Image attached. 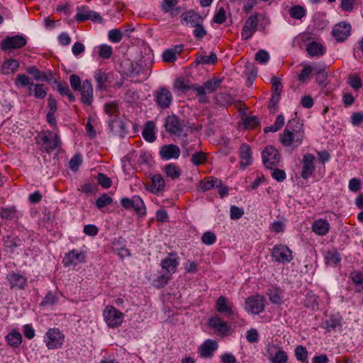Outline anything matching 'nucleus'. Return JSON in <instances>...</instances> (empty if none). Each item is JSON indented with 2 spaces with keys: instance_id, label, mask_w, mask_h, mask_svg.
<instances>
[{
  "instance_id": "2",
  "label": "nucleus",
  "mask_w": 363,
  "mask_h": 363,
  "mask_svg": "<svg viewBox=\"0 0 363 363\" xmlns=\"http://www.w3.org/2000/svg\"><path fill=\"white\" fill-rule=\"evenodd\" d=\"M60 143L58 135L57 134L52 135L51 132L40 133L36 142L37 145L40 146V150L46 153H50L55 150Z\"/></svg>"
},
{
  "instance_id": "42",
  "label": "nucleus",
  "mask_w": 363,
  "mask_h": 363,
  "mask_svg": "<svg viewBox=\"0 0 363 363\" xmlns=\"http://www.w3.org/2000/svg\"><path fill=\"white\" fill-rule=\"evenodd\" d=\"M294 354L296 359L303 363H308V350L306 347L298 345L294 350Z\"/></svg>"
},
{
  "instance_id": "6",
  "label": "nucleus",
  "mask_w": 363,
  "mask_h": 363,
  "mask_svg": "<svg viewBox=\"0 0 363 363\" xmlns=\"http://www.w3.org/2000/svg\"><path fill=\"white\" fill-rule=\"evenodd\" d=\"M103 315L106 324L110 328L120 326L124 318V314L112 306H106Z\"/></svg>"
},
{
  "instance_id": "1",
  "label": "nucleus",
  "mask_w": 363,
  "mask_h": 363,
  "mask_svg": "<svg viewBox=\"0 0 363 363\" xmlns=\"http://www.w3.org/2000/svg\"><path fill=\"white\" fill-rule=\"evenodd\" d=\"M304 138L303 124L297 118L289 120L282 134L280 142L285 147L296 148L302 144Z\"/></svg>"
},
{
  "instance_id": "23",
  "label": "nucleus",
  "mask_w": 363,
  "mask_h": 363,
  "mask_svg": "<svg viewBox=\"0 0 363 363\" xmlns=\"http://www.w3.org/2000/svg\"><path fill=\"white\" fill-rule=\"evenodd\" d=\"M7 279L11 289H23L27 286V279L19 274L12 272L8 275Z\"/></svg>"
},
{
  "instance_id": "41",
  "label": "nucleus",
  "mask_w": 363,
  "mask_h": 363,
  "mask_svg": "<svg viewBox=\"0 0 363 363\" xmlns=\"http://www.w3.org/2000/svg\"><path fill=\"white\" fill-rule=\"evenodd\" d=\"M268 296L269 301L274 304L281 305L283 303L282 293L279 288L269 289Z\"/></svg>"
},
{
  "instance_id": "58",
  "label": "nucleus",
  "mask_w": 363,
  "mask_h": 363,
  "mask_svg": "<svg viewBox=\"0 0 363 363\" xmlns=\"http://www.w3.org/2000/svg\"><path fill=\"white\" fill-rule=\"evenodd\" d=\"M69 83L74 91H79L82 86L81 79L77 74H71L69 76Z\"/></svg>"
},
{
  "instance_id": "40",
  "label": "nucleus",
  "mask_w": 363,
  "mask_h": 363,
  "mask_svg": "<svg viewBox=\"0 0 363 363\" xmlns=\"http://www.w3.org/2000/svg\"><path fill=\"white\" fill-rule=\"evenodd\" d=\"M217 55L212 52L210 55H197L195 62L197 65H213L217 62Z\"/></svg>"
},
{
  "instance_id": "53",
  "label": "nucleus",
  "mask_w": 363,
  "mask_h": 363,
  "mask_svg": "<svg viewBox=\"0 0 363 363\" xmlns=\"http://www.w3.org/2000/svg\"><path fill=\"white\" fill-rule=\"evenodd\" d=\"M113 202V199L108 196L106 194H104L96 201V206L98 208H102Z\"/></svg>"
},
{
  "instance_id": "37",
  "label": "nucleus",
  "mask_w": 363,
  "mask_h": 363,
  "mask_svg": "<svg viewBox=\"0 0 363 363\" xmlns=\"http://www.w3.org/2000/svg\"><path fill=\"white\" fill-rule=\"evenodd\" d=\"M94 77L99 89L106 90L105 83L108 80V74L101 69H99L94 72Z\"/></svg>"
},
{
  "instance_id": "26",
  "label": "nucleus",
  "mask_w": 363,
  "mask_h": 363,
  "mask_svg": "<svg viewBox=\"0 0 363 363\" xmlns=\"http://www.w3.org/2000/svg\"><path fill=\"white\" fill-rule=\"evenodd\" d=\"M26 72L32 75L34 79L38 82H50L52 78L51 72H41L35 66L28 67Z\"/></svg>"
},
{
  "instance_id": "46",
  "label": "nucleus",
  "mask_w": 363,
  "mask_h": 363,
  "mask_svg": "<svg viewBox=\"0 0 363 363\" xmlns=\"http://www.w3.org/2000/svg\"><path fill=\"white\" fill-rule=\"evenodd\" d=\"M318 297L315 296V294H313L311 293H308L306 296V298L304 300V306L306 308H311L313 310L318 308Z\"/></svg>"
},
{
  "instance_id": "25",
  "label": "nucleus",
  "mask_w": 363,
  "mask_h": 363,
  "mask_svg": "<svg viewBox=\"0 0 363 363\" xmlns=\"http://www.w3.org/2000/svg\"><path fill=\"white\" fill-rule=\"evenodd\" d=\"M178 265V258L176 257V254L173 253H170L169 256L161 262L162 269L169 274H174Z\"/></svg>"
},
{
  "instance_id": "29",
  "label": "nucleus",
  "mask_w": 363,
  "mask_h": 363,
  "mask_svg": "<svg viewBox=\"0 0 363 363\" xmlns=\"http://www.w3.org/2000/svg\"><path fill=\"white\" fill-rule=\"evenodd\" d=\"M22 335L16 329H13L5 337L6 342L7 344L13 347L17 348L22 342Z\"/></svg>"
},
{
  "instance_id": "61",
  "label": "nucleus",
  "mask_w": 363,
  "mask_h": 363,
  "mask_svg": "<svg viewBox=\"0 0 363 363\" xmlns=\"http://www.w3.org/2000/svg\"><path fill=\"white\" fill-rule=\"evenodd\" d=\"M122 38L123 34L118 29H112L108 32V39L113 43H119Z\"/></svg>"
},
{
  "instance_id": "13",
  "label": "nucleus",
  "mask_w": 363,
  "mask_h": 363,
  "mask_svg": "<svg viewBox=\"0 0 363 363\" xmlns=\"http://www.w3.org/2000/svg\"><path fill=\"white\" fill-rule=\"evenodd\" d=\"M258 27V14H252L250 15L248 18L246 20L242 31H241V37L244 40H248L250 38L252 35L256 32Z\"/></svg>"
},
{
  "instance_id": "64",
  "label": "nucleus",
  "mask_w": 363,
  "mask_h": 363,
  "mask_svg": "<svg viewBox=\"0 0 363 363\" xmlns=\"http://www.w3.org/2000/svg\"><path fill=\"white\" fill-rule=\"evenodd\" d=\"M255 59L259 63H267L269 60V55L266 50H259L255 54Z\"/></svg>"
},
{
  "instance_id": "27",
  "label": "nucleus",
  "mask_w": 363,
  "mask_h": 363,
  "mask_svg": "<svg viewBox=\"0 0 363 363\" xmlns=\"http://www.w3.org/2000/svg\"><path fill=\"white\" fill-rule=\"evenodd\" d=\"M86 259L85 253L83 252H78L76 250H73L67 254L65 260H67V264L77 265L80 262H84Z\"/></svg>"
},
{
  "instance_id": "43",
  "label": "nucleus",
  "mask_w": 363,
  "mask_h": 363,
  "mask_svg": "<svg viewBox=\"0 0 363 363\" xmlns=\"http://www.w3.org/2000/svg\"><path fill=\"white\" fill-rule=\"evenodd\" d=\"M133 208L135 213L140 216L146 215L145 206L143 201L139 196H133Z\"/></svg>"
},
{
  "instance_id": "56",
  "label": "nucleus",
  "mask_w": 363,
  "mask_h": 363,
  "mask_svg": "<svg viewBox=\"0 0 363 363\" xmlns=\"http://www.w3.org/2000/svg\"><path fill=\"white\" fill-rule=\"evenodd\" d=\"M96 178L98 184L103 188L108 189L112 184L111 179L103 173H99Z\"/></svg>"
},
{
  "instance_id": "17",
  "label": "nucleus",
  "mask_w": 363,
  "mask_h": 363,
  "mask_svg": "<svg viewBox=\"0 0 363 363\" xmlns=\"http://www.w3.org/2000/svg\"><path fill=\"white\" fill-rule=\"evenodd\" d=\"M315 158L311 153H306L303 155L302 160V172L301 177L304 179L309 178L315 171L314 161Z\"/></svg>"
},
{
  "instance_id": "45",
  "label": "nucleus",
  "mask_w": 363,
  "mask_h": 363,
  "mask_svg": "<svg viewBox=\"0 0 363 363\" xmlns=\"http://www.w3.org/2000/svg\"><path fill=\"white\" fill-rule=\"evenodd\" d=\"M152 188L155 189L156 192L161 191L164 189L165 182L162 176L160 174H156L152 177Z\"/></svg>"
},
{
  "instance_id": "18",
  "label": "nucleus",
  "mask_w": 363,
  "mask_h": 363,
  "mask_svg": "<svg viewBox=\"0 0 363 363\" xmlns=\"http://www.w3.org/2000/svg\"><path fill=\"white\" fill-rule=\"evenodd\" d=\"M180 153L179 147L174 144L164 145L160 150L161 158L165 160L177 159L179 157Z\"/></svg>"
},
{
  "instance_id": "50",
  "label": "nucleus",
  "mask_w": 363,
  "mask_h": 363,
  "mask_svg": "<svg viewBox=\"0 0 363 363\" xmlns=\"http://www.w3.org/2000/svg\"><path fill=\"white\" fill-rule=\"evenodd\" d=\"M291 17L300 20L306 15L305 9L301 6H293L289 9Z\"/></svg>"
},
{
  "instance_id": "22",
  "label": "nucleus",
  "mask_w": 363,
  "mask_h": 363,
  "mask_svg": "<svg viewBox=\"0 0 363 363\" xmlns=\"http://www.w3.org/2000/svg\"><path fill=\"white\" fill-rule=\"evenodd\" d=\"M240 151V167L241 169H245L247 166L252 163V152L250 145L247 144H242L239 149Z\"/></svg>"
},
{
  "instance_id": "16",
  "label": "nucleus",
  "mask_w": 363,
  "mask_h": 363,
  "mask_svg": "<svg viewBox=\"0 0 363 363\" xmlns=\"http://www.w3.org/2000/svg\"><path fill=\"white\" fill-rule=\"evenodd\" d=\"M208 325L214 329L218 335H226L229 333L230 327L228 324L222 320L218 315H215L208 319Z\"/></svg>"
},
{
  "instance_id": "59",
  "label": "nucleus",
  "mask_w": 363,
  "mask_h": 363,
  "mask_svg": "<svg viewBox=\"0 0 363 363\" xmlns=\"http://www.w3.org/2000/svg\"><path fill=\"white\" fill-rule=\"evenodd\" d=\"M57 297L55 294L48 292L43 299L40 305L43 306L48 305H54L57 302Z\"/></svg>"
},
{
  "instance_id": "9",
  "label": "nucleus",
  "mask_w": 363,
  "mask_h": 363,
  "mask_svg": "<svg viewBox=\"0 0 363 363\" xmlns=\"http://www.w3.org/2000/svg\"><path fill=\"white\" fill-rule=\"evenodd\" d=\"M263 164L267 168L272 169V167L278 165L280 162V154L273 146H267L262 153Z\"/></svg>"
},
{
  "instance_id": "10",
  "label": "nucleus",
  "mask_w": 363,
  "mask_h": 363,
  "mask_svg": "<svg viewBox=\"0 0 363 363\" xmlns=\"http://www.w3.org/2000/svg\"><path fill=\"white\" fill-rule=\"evenodd\" d=\"M265 298L262 296H252L245 301V309L252 314H259L265 308Z\"/></svg>"
},
{
  "instance_id": "19",
  "label": "nucleus",
  "mask_w": 363,
  "mask_h": 363,
  "mask_svg": "<svg viewBox=\"0 0 363 363\" xmlns=\"http://www.w3.org/2000/svg\"><path fill=\"white\" fill-rule=\"evenodd\" d=\"M218 345L216 341L208 339L199 347V354L201 358L210 359L217 350Z\"/></svg>"
},
{
  "instance_id": "33",
  "label": "nucleus",
  "mask_w": 363,
  "mask_h": 363,
  "mask_svg": "<svg viewBox=\"0 0 363 363\" xmlns=\"http://www.w3.org/2000/svg\"><path fill=\"white\" fill-rule=\"evenodd\" d=\"M221 184V180L211 177L208 178L205 182H201L199 186L198 191L200 192H205L211 189L216 188V186H219Z\"/></svg>"
},
{
  "instance_id": "20",
  "label": "nucleus",
  "mask_w": 363,
  "mask_h": 363,
  "mask_svg": "<svg viewBox=\"0 0 363 363\" xmlns=\"http://www.w3.org/2000/svg\"><path fill=\"white\" fill-rule=\"evenodd\" d=\"M108 126L113 135L120 138H123L128 132L125 123L118 118L109 119Z\"/></svg>"
},
{
  "instance_id": "5",
  "label": "nucleus",
  "mask_w": 363,
  "mask_h": 363,
  "mask_svg": "<svg viewBox=\"0 0 363 363\" xmlns=\"http://www.w3.org/2000/svg\"><path fill=\"white\" fill-rule=\"evenodd\" d=\"M265 356L270 363H287L289 357L281 347L276 345H267Z\"/></svg>"
},
{
  "instance_id": "11",
  "label": "nucleus",
  "mask_w": 363,
  "mask_h": 363,
  "mask_svg": "<svg viewBox=\"0 0 363 363\" xmlns=\"http://www.w3.org/2000/svg\"><path fill=\"white\" fill-rule=\"evenodd\" d=\"M27 43L26 38L20 35L7 36L1 43V48L4 51H10L13 49H19Z\"/></svg>"
},
{
  "instance_id": "44",
  "label": "nucleus",
  "mask_w": 363,
  "mask_h": 363,
  "mask_svg": "<svg viewBox=\"0 0 363 363\" xmlns=\"http://www.w3.org/2000/svg\"><path fill=\"white\" fill-rule=\"evenodd\" d=\"M105 112L109 115L110 119L118 118V105L116 101L107 103L104 105Z\"/></svg>"
},
{
  "instance_id": "57",
  "label": "nucleus",
  "mask_w": 363,
  "mask_h": 363,
  "mask_svg": "<svg viewBox=\"0 0 363 363\" xmlns=\"http://www.w3.org/2000/svg\"><path fill=\"white\" fill-rule=\"evenodd\" d=\"M206 160V158L205 154L202 151L195 152L192 155L191 158V162L196 166H199V164L203 163Z\"/></svg>"
},
{
  "instance_id": "12",
  "label": "nucleus",
  "mask_w": 363,
  "mask_h": 363,
  "mask_svg": "<svg viewBox=\"0 0 363 363\" xmlns=\"http://www.w3.org/2000/svg\"><path fill=\"white\" fill-rule=\"evenodd\" d=\"M77 12L74 19L78 22H83L87 20H91L94 22L99 23L103 21V18L99 15V13L89 10L86 6L77 7Z\"/></svg>"
},
{
  "instance_id": "31",
  "label": "nucleus",
  "mask_w": 363,
  "mask_h": 363,
  "mask_svg": "<svg viewBox=\"0 0 363 363\" xmlns=\"http://www.w3.org/2000/svg\"><path fill=\"white\" fill-rule=\"evenodd\" d=\"M306 51L311 57H319L325 54V48L320 43L312 41L308 44Z\"/></svg>"
},
{
  "instance_id": "63",
  "label": "nucleus",
  "mask_w": 363,
  "mask_h": 363,
  "mask_svg": "<svg viewBox=\"0 0 363 363\" xmlns=\"http://www.w3.org/2000/svg\"><path fill=\"white\" fill-rule=\"evenodd\" d=\"M174 86L183 93L190 91L191 85L186 84L184 79H178L174 82Z\"/></svg>"
},
{
  "instance_id": "47",
  "label": "nucleus",
  "mask_w": 363,
  "mask_h": 363,
  "mask_svg": "<svg viewBox=\"0 0 363 363\" xmlns=\"http://www.w3.org/2000/svg\"><path fill=\"white\" fill-rule=\"evenodd\" d=\"M222 79L213 77L205 82V88L208 93H212L218 89L222 82Z\"/></svg>"
},
{
  "instance_id": "49",
  "label": "nucleus",
  "mask_w": 363,
  "mask_h": 363,
  "mask_svg": "<svg viewBox=\"0 0 363 363\" xmlns=\"http://www.w3.org/2000/svg\"><path fill=\"white\" fill-rule=\"evenodd\" d=\"M141 68L138 65L134 64L133 62L127 60V75L133 77L139 76L140 74Z\"/></svg>"
},
{
  "instance_id": "24",
  "label": "nucleus",
  "mask_w": 363,
  "mask_h": 363,
  "mask_svg": "<svg viewBox=\"0 0 363 363\" xmlns=\"http://www.w3.org/2000/svg\"><path fill=\"white\" fill-rule=\"evenodd\" d=\"M202 16L194 11H189L182 15V23H185L189 27H194L200 23H203Z\"/></svg>"
},
{
  "instance_id": "39",
  "label": "nucleus",
  "mask_w": 363,
  "mask_h": 363,
  "mask_svg": "<svg viewBox=\"0 0 363 363\" xmlns=\"http://www.w3.org/2000/svg\"><path fill=\"white\" fill-rule=\"evenodd\" d=\"M245 74L247 77L249 85H252L257 76V68L252 62H247L245 65Z\"/></svg>"
},
{
  "instance_id": "7",
  "label": "nucleus",
  "mask_w": 363,
  "mask_h": 363,
  "mask_svg": "<svg viewBox=\"0 0 363 363\" xmlns=\"http://www.w3.org/2000/svg\"><path fill=\"white\" fill-rule=\"evenodd\" d=\"M65 341V335L58 328H50L45 337L44 342L49 350L60 348Z\"/></svg>"
},
{
  "instance_id": "3",
  "label": "nucleus",
  "mask_w": 363,
  "mask_h": 363,
  "mask_svg": "<svg viewBox=\"0 0 363 363\" xmlns=\"http://www.w3.org/2000/svg\"><path fill=\"white\" fill-rule=\"evenodd\" d=\"M270 255L272 261L278 264H286L294 259L292 250L283 244L275 245L271 249Z\"/></svg>"
},
{
  "instance_id": "35",
  "label": "nucleus",
  "mask_w": 363,
  "mask_h": 363,
  "mask_svg": "<svg viewBox=\"0 0 363 363\" xmlns=\"http://www.w3.org/2000/svg\"><path fill=\"white\" fill-rule=\"evenodd\" d=\"M163 171L166 176L172 180L179 179L182 174L181 169L173 163L166 164L163 168Z\"/></svg>"
},
{
  "instance_id": "30",
  "label": "nucleus",
  "mask_w": 363,
  "mask_h": 363,
  "mask_svg": "<svg viewBox=\"0 0 363 363\" xmlns=\"http://www.w3.org/2000/svg\"><path fill=\"white\" fill-rule=\"evenodd\" d=\"M155 124L153 121H147L145 124L142 135L143 138L148 143H153L156 140L155 133Z\"/></svg>"
},
{
  "instance_id": "52",
  "label": "nucleus",
  "mask_w": 363,
  "mask_h": 363,
  "mask_svg": "<svg viewBox=\"0 0 363 363\" xmlns=\"http://www.w3.org/2000/svg\"><path fill=\"white\" fill-rule=\"evenodd\" d=\"M82 162V155L79 153H77L69 160V167L72 171L77 172L79 169V167Z\"/></svg>"
},
{
  "instance_id": "34",
  "label": "nucleus",
  "mask_w": 363,
  "mask_h": 363,
  "mask_svg": "<svg viewBox=\"0 0 363 363\" xmlns=\"http://www.w3.org/2000/svg\"><path fill=\"white\" fill-rule=\"evenodd\" d=\"M340 260V255L335 249L328 250L325 255V262L328 266L335 267L337 265Z\"/></svg>"
},
{
  "instance_id": "21",
  "label": "nucleus",
  "mask_w": 363,
  "mask_h": 363,
  "mask_svg": "<svg viewBox=\"0 0 363 363\" xmlns=\"http://www.w3.org/2000/svg\"><path fill=\"white\" fill-rule=\"evenodd\" d=\"M79 91H81L82 103L86 106L91 105L93 102V87L91 82L88 79L84 81Z\"/></svg>"
},
{
  "instance_id": "48",
  "label": "nucleus",
  "mask_w": 363,
  "mask_h": 363,
  "mask_svg": "<svg viewBox=\"0 0 363 363\" xmlns=\"http://www.w3.org/2000/svg\"><path fill=\"white\" fill-rule=\"evenodd\" d=\"M99 56L104 60L109 59L112 54H113V48L111 46L106 45V44H102L99 46Z\"/></svg>"
},
{
  "instance_id": "36",
  "label": "nucleus",
  "mask_w": 363,
  "mask_h": 363,
  "mask_svg": "<svg viewBox=\"0 0 363 363\" xmlns=\"http://www.w3.org/2000/svg\"><path fill=\"white\" fill-rule=\"evenodd\" d=\"M19 62L17 60L9 59L1 65V72L4 74H13L18 70Z\"/></svg>"
},
{
  "instance_id": "8",
  "label": "nucleus",
  "mask_w": 363,
  "mask_h": 363,
  "mask_svg": "<svg viewBox=\"0 0 363 363\" xmlns=\"http://www.w3.org/2000/svg\"><path fill=\"white\" fill-rule=\"evenodd\" d=\"M155 101L157 106L162 109L168 108L172 102L173 96L171 91L164 86L159 87L154 92Z\"/></svg>"
},
{
  "instance_id": "14",
  "label": "nucleus",
  "mask_w": 363,
  "mask_h": 363,
  "mask_svg": "<svg viewBox=\"0 0 363 363\" xmlns=\"http://www.w3.org/2000/svg\"><path fill=\"white\" fill-rule=\"evenodd\" d=\"M216 311L225 315V317L234 319L237 315L233 309V304L228 301L227 298L220 296L216 302Z\"/></svg>"
},
{
  "instance_id": "38",
  "label": "nucleus",
  "mask_w": 363,
  "mask_h": 363,
  "mask_svg": "<svg viewBox=\"0 0 363 363\" xmlns=\"http://www.w3.org/2000/svg\"><path fill=\"white\" fill-rule=\"evenodd\" d=\"M0 217L7 220L16 221L18 219L17 211L15 207L1 208L0 210Z\"/></svg>"
},
{
  "instance_id": "51",
  "label": "nucleus",
  "mask_w": 363,
  "mask_h": 363,
  "mask_svg": "<svg viewBox=\"0 0 363 363\" xmlns=\"http://www.w3.org/2000/svg\"><path fill=\"white\" fill-rule=\"evenodd\" d=\"M178 0H163L161 4V9L165 13H170L174 16V8L177 4Z\"/></svg>"
},
{
  "instance_id": "15",
  "label": "nucleus",
  "mask_w": 363,
  "mask_h": 363,
  "mask_svg": "<svg viewBox=\"0 0 363 363\" xmlns=\"http://www.w3.org/2000/svg\"><path fill=\"white\" fill-rule=\"evenodd\" d=\"M350 32L351 26L345 22H340L334 26L332 34L337 42H343L350 35Z\"/></svg>"
},
{
  "instance_id": "28",
  "label": "nucleus",
  "mask_w": 363,
  "mask_h": 363,
  "mask_svg": "<svg viewBox=\"0 0 363 363\" xmlns=\"http://www.w3.org/2000/svg\"><path fill=\"white\" fill-rule=\"evenodd\" d=\"M313 231L318 235H326L330 230L329 223L324 219L315 220L312 225Z\"/></svg>"
},
{
  "instance_id": "54",
  "label": "nucleus",
  "mask_w": 363,
  "mask_h": 363,
  "mask_svg": "<svg viewBox=\"0 0 363 363\" xmlns=\"http://www.w3.org/2000/svg\"><path fill=\"white\" fill-rule=\"evenodd\" d=\"M340 319L335 315H330L329 319L325 321V328L328 331H331L340 325Z\"/></svg>"
},
{
  "instance_id": "32",
  "label": "nucleus",
  "mask_w": 363,
  "mask_h": 363,
  "mask_svg": "<svg viewBox=\"0 0 363 363\" xmlns=\"http://www.w3.org/2000/svg\"><path fill=\"white\" fill-rule=\"evenodd\" d=\"M15 84L16 86L20 85L23 87H27L29 90V95H31L33 92L35 85L32 81H30V78L24 74H19L16 76Z\"/></svg>"
},
{
  "instance_id": "4",
  "label": "nucleus",
  "mask_w": 363,
  "mask_h": 363,
  "mask_svg": "<svg viewBox=\"0 0 363 363\" xmlns=\"http://www.w3.org/2000/svg\"><path fill=\"white\" fill-rule=\"evenodd\" d=\"M164 127L169 134L174 135L179 138H186L188 135L184 130V121L179 120L176 115L167 117Z\"/></svg>"
},
{
  "instance_id": "62",
  "label": "nucleus",
  "mask_w": 363,
  "mask_h": 363,
  "mask_svg": "<svg viewBox=\"0 0 363 363\" xmlns=\"http://www.w3.org/2000/svg\"><path fill=\"white\" fill-rule=\"evenodd\" d=\"M244 214L242 208H239L236 206H231L230 211V216L232 220L240 219Z\"/></svg>"
},
{
  "instance_id": "60",
  "label": "nucleus",
  "mask_w": 363,
  "mask_h": 363,
  "mask_svg": "<svg viewBox=\"0 0 363 363\" xmlns=\"http://www.w3.org/2000/svg\"><path fill=\"white\" fill-rule=\"evenodd\" d=\"M216 240V235L213 232H206L201 237V241L203 243L211 245L215 243Z\"/></svg>"
},
{
  "instance_id": "55",
  "label": "nucleus",
  "mask_w": 363,
  "mask_h": 363,
  "mask_svg": "<svg viewBox=\"0 0 363 363\" xmlns=\"http://www.w3.org/2000/svg\"><path fill=\"white\" fill-rule=\"evenodd\" d=\"M33 95L37 99H44L47 95V89L43 84H36L33 89Z\"/></svg>"
}]
</instances>
